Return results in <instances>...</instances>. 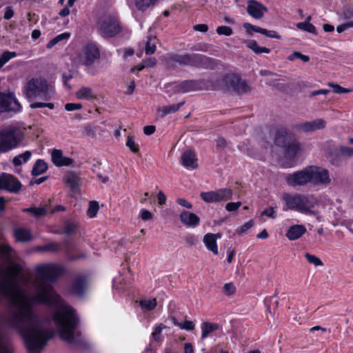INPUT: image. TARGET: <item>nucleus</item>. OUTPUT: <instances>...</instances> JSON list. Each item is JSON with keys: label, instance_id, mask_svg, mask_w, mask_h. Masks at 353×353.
Instances as JSON below:
<instances>
[{"label": "nucleus", "instance_id": "nucleus-1", "mask_svg": "<svg viewBox=\"0 0 353 353\" xmlns=\"http://www.w3.org/2000/svg\"><path fill=\"white\" fill-rule=\"evenodd\" d=\"M36 272L34 294L30 295L32 308L41 303L55 306L53 319L61 339L70 344L79 343L81 332L77 330L79 319L74 309L61 300L48 282L55 281L63 273V268L55 264H42L36 268Z\"/></svg>", "mask_w": 353, "mask_h": 353}, {"label": "nucleus", "instance_id": "nucleus-2", "mask_svg": "<svg viewBox=\"0 0 353 353\" xmlns=\"http://www.w3.org/2000/svg\"><path fill=\"white\" fill-rule=\"evenodd\" d=\"M53 86L43 77L28 78L23 86V94L30 103L32 109L48 108H54L53 103L48 102L54 94Z\"/></svg>", "mask_w": 353, "mask_h": 353}, {"label": "nucleus", "instance_id": "nucleus-3", "mask_svg": "<svg viewBox=\"0 0 353 353\" xmlns=\"http://www.w3.org/2000/svg\"><path fill=\"white\" fill-rule=\"evenodd\" d=\"M282 200L286 206L284 210H291L305 214H316V212L312 208L318 204L319 201L312 194L284 193Z\"/></svg>", "mask_w": 353, "mask_h": 353}, {"label": "nucleus", "instance_id": "nucleus-4", "mask_svg": "<svg viewBox=\"0 0 353 353\" xmlns=\"http://www.w3.org/2000/svg\"><path fill=\"white\" fill-rule=\"evenodd\" d=\"M24 134L17 125L0 128V153L8 152L17 148L23 141Z\"/></svg>", "mask_w": 353, "mask_h": 353}, {"label": "nucleus", "instance_id": "nucleus-5", "mask_svg": "<svg viewBox=\"0 0 353 353\" xmlns=\"http://www.w3.org/2000/svg\"><path fill=\"white\" fill-rule=\"evenodd\" d=\"M100 59L101 52L99 47L95 43H88L73 57L72 60L77 65L88 68L99 61Z\"/></svg>", "mask_w": 353, "mask_h": 353}, {"label": "nucleus", "instance_id": "nucleus-6", "mask_svg": "<svg viewBox=\"0 0 353 353\" xmlns=\"http://www.w3.org/2000/svg\"><path fill=\"white\" fill-rule=\"evenodd\" d=\"M210 62V59L200 54H173L168 58V65H172L177 63L182 65L205 67Z\"/></svg>", "mask_w": 353, "mask_h": 353}, {"label": "nucleus", "instance_id": "nucleus-7", "mask_svg": "<svg viewBox=\"0 0 353 353\" xmlns=\"http://www.w3.org/2000/svg\"><path fill=\"white\" fill-rule=\"evenodd\" d=\"M98 29L103 38L110 39L119 34L122 30V26L117 17L105 15L99 21Z\"/></svg>", "mask_w": 353, "mask_h": 353}, {"label": "nucleus", "instance_id": "nucleus-8", "mask_svg": "<svg viewBox=\"0 0 353 353\" xmlns=\"http://www.w3.org/2000/svg\"><path fill=\"white\" fill-rule=\"evenodd\" d=\"M233 192L230 188H221L214 191L203 192L201 198L206 203H218L232 199Z\"/></svg>", "mask_w": 353, "mask_h": 353}, {"label": "nucleus", "instance_id": "nucleus-9", "mask_svg": "<svg viewBox=\"0 0 353 353\" xmlns=\"http://www.w3.org/2000/svg\"><path fill=\"white\" fill-rule=\"evenodd\" d=\"M223 81L227 88H232L234 92L239 94L248 93L251 90L247 82L235 74H228L225 75Z\"/></svg>", "mask_w": 353, "mask_h": 353}, {"label": "nucleus", "instance_id": "nucleus-10", "mask_svg": "<svg viewBox=\"0 0 353 353\" xmlns=\"http://www.w3.org/2000/svg\"><path fill=\"white\" fill-rule=\"evenodd\" d=\"M310 183L314 185H327L331 183L329 171L322 167L310 165L309 166Z\"/></svg>", "mask_w": 353, "mask_h": 353}, {"label": "nucleus", "instance_id": "nucleus-11", "mask_svg": "<svg viewBox=\"0 0 353 353\" xmlns=\"http://www.w3.org/2000/svg\"><path fill=\"white\" fill-rule=\"evenodd\" d=\"M288 185L292 187L303 186L310 183L309 166L304 169L294 172L292 174H288L285 177Z\"/></svg>", "mask_w": 353, "mask_h": 353}, {"label": "nucleus", "instance_id": "nucleus-12", "mask_svg": "<svg viewBox=\"0 0 353 353\" xmlns=\"http://www.w3.org/2000/svg\"><path fill=\"white\" fill-rule=\"evenodd\" d=\"M21 106L12 93L0 92V113L18 112Z\"/></svg>", "mask_w": 353, "mask_h": 353}, {"label": "nucleus", "instance_id": "nucleus-13", "mask_svg": "<svg viewBox=\"0 0 353 353\" xmlns=\"http://www.w3.org/2000/svg\"><path fill=\"white\" fill-rule=\"evenodd\" d=\"M21 183L14 176L5 173L0 176V189L17 193L21 190Z\"/></svg>", "mask_w": 353, "mask_h": 353}, {"label": "nucleus", "instance_id": "nucleus-14", "mask_svg": "<svg viewBox=\"0 0 353 353\" xmlns=\"http://www.w3.org/2000/svg\"><path fill=\"white\" fill-rule=\"evenodd\" d=\"M326 121L323 119H317L296 125V128L304 132H311L325 128Z\"/></svg>", "mask_w": 353, "mask_h": 353}, {"label": "nucleus", "instance_id": "nucleus-15", "mask_svg": "<svg viewBox=\"0 0 353 353\" xmlns=\"http://www.w3.org/2000/svg\"><path fill=\"white\" fill-rule=\"evenodd\" d=\"M266 11L267 8L258 1L254 0L248 1L247 12L253 18L261 19Z\"/></svg>", "mask_w": 353, "mask_h": 353}, {"label": "nucleus", "instance_id": "nucleus-16", "mask_svg": "<svg viewBox=\"0 0 353 353\" xmlns=\"http://www.w3.org/2000/svg\"><path fill=\"white\" fill-rule=\"evenodd\" d=\"M294 135L285 128H278L275 132L274 143L277 146L283 148L284 146L290 141Z\"/></svg>", "mask_w": 353, "mask_h": 353}, {"label": "nucleus", "instance_id": "nucleus-17", "mask_svg": "<svg viewBox=\"0 0 353 353\" xmlns=\"http://www.w3.org/2000/svg\"><path fill=\"white\" fill-rule=\"evenodd\" d=\"M181 222L187 227L196 228L200 223V218L194 213L183 210L179 214Z\"/></svg>", "mask_w": 353, "mask_h": 353}, {"label": "nucleus", "instance_id": "nucleus-18", "mask_svg": "<svg viewBox=\"0 0 353 353\" xmlns=\"http://www.w3.org/2000/svg\"><path fill=\"white\" fill-rule=\"evenodd\" d=\"M51 160L57 167L69 166L72 164L73 159L64 157L61 150L54 149L51 154Z\"/></svg>", "mask_w": 353, "mask_h": 353}, {"label": "nucleus", "instance_id": "nucleus-19", "mask_svg": "<svg viewBox=\"0 0 353 353\" xmlns=\"http://www.w3.org/2000/svg\"><path fill=\"white\" fill-rule=\"evenodd\" d=\"M221 238V234L220 233H208L204 235L203 242L208 250L211 251L214 254L217 255L219 250L216 241Z\"/></svg>", "mask_w": 353, "mask_h": 353}, {"label": "nucleus", "instance_id": "nucleus-20", "mask_svg": "<svg viewBox=\"0 0 353 353\" xmlns=\"http://www.w3.org/2000/svg\"><path fill=\"white\" fill-rule=\"evenodd\" d=\"M181 164L188 170H194L198 167L195 152L191 150H185L181 157Z\"/></svg>", "mask_w": 353, "mask_h": 353}, {"label": "nucleus", "instance_id": "nucleus-21", "mask_svg": "<svg viewBox=\"0 0 353 353\" xmlns=\"http://www.w3.org/2000/svg\"><path fill=\"white\" fill-rule=\"evenodd\" d=\"M172 89L177 93H185L197 89V83L194 80H186L172 84Z\"/></svg>", "mask_w": 353, "mask_h": 353}, {"label": "nucleus", "instance_id": "nucleus-22", "mask_svg": "<svg viewBox=\"0 0 353 353\" xmlns=\"http://www.w3.org/2000/svg\"><path fill=\"white\" fill-rule=\"evenodd\" d=\"M306 232L305 225L296 224L290 226L285 235L289 240L294 241L301 238Z\"/></svg>", "mask_w": 353, "mask_h": 353}, {"label": "nucleus", "instance_id": "nucleus-23", "mask_svg": "<svg viewBox=\"0 0 353 353\" xmlns=\"http://www.w3.org/2000/svg\"><path fill=\"white\" fill-rule=\"evenodd\" d=\"M283 148L285 149L286 154L290 158L295 157L296 154L302 150L301 143L296 140L294 136L290 141L288 142Z\"/></svg>", "mask_w": 353, "mask_h": 353}, {"label": "nucleus", "instance_id": "nucleus-24", "mask_svg": "<svg viewBox=\"0 0 353 353\" xmlns=\"http://www.w3.org/2000/svg\"><path fill=\"white\" fill-rule=\"evenodd\" d=\"M86 288V280L83 276L77 277L70 286V292L77 296L83 295Z\"/></svg>", "mask_w": 353, "mask_h": 353}, {"label": "nucleus", "instance_id": "nucleus-25", "mask_svg": "<svg viewBox=\"0 0 353 353\" xmlns=\"http://www.w3.org/2000/svg\"><path fill=\"white\" fill-rule=\"evenodd\" d=\"M0 254L8 263H10L16 258L15 251L6 243L0 244Z\"/></svg>", "mask_w": 353, "mask_h": 353}, {"label": "nucleus", "instance_id": "nucleus-26", "mask_svg": "<svg viewBox=\"0 0 353 353\" xmlns=\"http://www.w3.org/2000/svg\"><path fill=\"white\" fill-rule=\"evenodd\" d=\"M65 183L70 187L72 192L79 188V178L75 172H70L63 177Z\"/></svg>", "mask_w": 353, "mask_h": 353}, {"label": "nucleus", "instance_id": "nucleus-27", "mask_svg": "<svg viewBox=\"0 0 353 353\" xmlns=\"http://www.w3.org/2000/svg\"><path fill=\"white\" fill-rule=\"evenodd\" d=\"M76 97L79 99L90 101L96 99L93 90L90 87L83 86L76 92Z\"/></svg>", "mask_w": 353, "mask_h": 353}, {"label": "nucleus", "instance_id": "nucleus-28", "mask_svg": "<svg viewBox=\"0 0 353 353\" xmlns=\"http://www.w3.org/2000/svg\"><path fill=\"white\" fill-rule=\"evenodd\" d=\"M183 104L184 102H181L176 104L163 106L158 109V113L161 117H164L168 114L176 112Z\"/></svg>", "mask_w": 353, "mask_h": 353}, {"label": "nucleus", "instance_id": "nucleus-29", "mask_svg": "<svg viewBox=\"0 0 353 353\" xmlns=\"http://www.w3.org/2000/svg\"><path fill=\"white\" fill-rule=\"evenodd\" d=\"M48 170L47 163L42 159H38L34 163L32 170V174L33 176L40 175L44 173Z\"/></svg>", "mask_w": 353, "mask_h": 353}, {"label": "nucleus", "instance_id": "nucleus-30", "mask_svg": "<svg viewBox=\"0 0 353 353\" xmlns=\"http://www.w3.org/2000/svg\"><path fill=\"white\" fill-rule=\"evenodd\" d=\"M14 237L18 241H28L31 239L30 232L26 228H17L14 230Z\"/></svg>", "mask_w": 353, "mask_h": 353}, {"label": "nucleus", "instance_id": "nucleus-31", "mask_svg": "<svg viewBox=\"0 0 353 353\" xmlns=\"http://www.w3.org/2000/svg\"><path fill=\"white\" fill-rule=\"evenodd\" d=\"M219 329V325L216 323H212L209 322H204L202 324L201 330H202V334H201V339H204L212 333L214 331H216Z\"/></svg>", "mask_w": 353, "mask_h": 353}, {"label": "nucleus", "instance_id": "nucleus-32", "mask_svg": "<svg viewBox=\"0 0 353 353\" xmlns=\"http://www.w3.org/2000/svg\"><path fill=\"white\" fill-rule=\"evenodd\" d=\"M157 38L154 36H149L147 39L145 52L146 54H152L156 51Z\"/></svg>", "mask_w": 353, "mask_h": 353}, {"label": "nucleus", "instance_id": "nucleus-33", "mask_svg": "<svg viewBox=\"0 0 353 353\" xmlns=\"http://www.w3.org/2000/svg\"><path fill=\"white\" fill-rule=\"evenodd\" d=\"M23 212H28L35 217H40L45 216L47 214L48 210L45 207H31L29 208H24Z\"/></svg>", "mask_w": 353, "mask_h": 353}, {"label": "nucleus", "instance_id": "nucleus-34", "mask_svg": "<svg viewBox=\"0 0 353 353\" xmlns=\"http://www.w3.org/2000/svg\"><path fill=\"white\" fill-rule=\"evenodd\" d=\"M78 225L76 222L72 220H67L63 226V233L67 235H72L77 232Z\"/></svg>", "mask_w": 353, "mask_h": 353}, {"label": "nucleus", "instance_id": "nucleus-35", "mask_svg": "<svg viewBox=\"0 0 353 353\" xmlns=\"http://www.w3.org/2000/svg\"><path fill=\"white\" fill-rule=\"evenodd\" d=\"M32 153L30 151H26L23 154L16 156L13 159L12 163L16 166L21 165L23 163L27 162L30 159Z\"/></svg>", "mask_w": 353, "mask_h": 353}, {"label": "nucleus", "instance_id": "nucleus-36", "mask_svg": "<svg viewBox=\"0 0 353 353\" xmlns=\"http://www.w3.org/2000/svg\"><path fill=\"white\" fill-rule=\"evenodd\" d=\"M248 47L256 54H268L270 52V50L269 48L259 46L256 41L253 40L248 42Z\"/></svg>", "mask_w": 353, "mask_h": 353}, {"label": "nucleus", "instance_id": "nucleus-37", "mask_svg": "<svg viewBox=\"0 0 353 353\" xmlns=\"http://www.w3.org/2000/svg\"><path fill=\"white\" fill-rule=\"evenodd\" d=\"M296 26L299 30H304L314 34H317L315 26L307 21L298 23Z\"/></svg>", "mask_w": 353, "mask_h": 353}, {"label": "nucleus", "instance_id": "nucleus-38", "mask_svg": "<svg viewBox=\"0 0 353 353\" xmlns=\"http://www.w3.org/2000/svg\"><path fill=\"white\" fill-rule=\"evenodd\" d=\"M157 304L156 299H142L139 301V305L141 308L148 311L154 309Z\"/></svg>", "mask_w": 353, "mask_h": 353}, {"label": "nucleus", "instance_id": "nucleus-39", "mask_svg": "<svg viewBox=\"0 0 353 353\" xmlns=\"http://www.w3.org/2000/svg\"><path fill=\"white\" fill-rule=\"evenodd\" d=\"M157 0H136L135 6L138 10L144 11L150 6H153Z\"/></svg>", "mask_w": 353, "mask_h": 353}, {"label": "nucleus", "instance_id": "nucleus-40", "mask_svg": "<svg viewBox=\"0 0 353 353\" xmlns=\"http://www.w3.org/2000/svg\"><path fill=\"white\" fill-rule=\"evenodd\" d=\"M305 257L310 263L313 264L315 266H322L323 265L321 259L315 255L310 253H305Z\"/></svg>", "mask_w": 353, "mask_h": 353}, {"label": "nucleus", "instance_id": "nucleus-41", "mask_svg": "<svg viewBox=\"0 0 353 353\" xmlns=\"http://www.w3.org/2000/svg\"><path fill=\"white\" fill-rule=\"evenodd\" d=\"M165 327V326L163 324L161 323L154 328V330L152 332V336L155 341L159 342L162 341L161 332Z\"/></svg>", "mask_w": 353, "mask_h": 353}, {"label": "nucleus", "instance_id": "nucleus-42", "mask_svg": "<svg viewBox=\"0 0 353 353\" xmlns=\"http://www.w3.org/2000/svg\"><path fill=\"white\" fill-rule=\"evenodd\" d=\"M99 209V203L97 201H90L89 204V208L88 210V215L90 217H94L97 215Z\"/></svg>", "mask_w": 353, "mask_h": 353}, {"label": "nucleus", "instance_id": "nucleus-43", "mask_svg": "<svg viewBox=\"0 0 353 353\" xmlns=\"http://www.w3.org/2000/svg\"><path fill=\"white\" fill-rule=\"evenodd\" d=\"M253 225H254L253 221H249L246 222L245 223H244L241 227L238 228L236 230L235 233L239 236H241V235L245 234L248 232V230H250Z\"/></svg>", "mask_w": 353, "mask_h": 353}, {"label": "nucleus", "instance_id": "nucleus-44", "mask_svg": "<svg viewBox=\"0 0 353 353\" xmlns=\"http://www.w3.org/2000/svg\"><path fill=\"white\" fill-rule=\"evenodd\" d=\"M328 86L332 88L333 91L337 94L349 93L352 91V90L350 88H345L341 87L339 84L334 83H329Z\"/></svg>", "mask_w": 353, "mask_h": 353}, {"label": "nucleus", "instance_id": "nucleus-45", "mask_svg": "<svg viewBox=\"0 0 353 353\" xmlns=\"http://www.w3.org/2000/svg\"><path fill=\"white\" fill-rule=\"evenodd\" d=\"M295 59H299L303 62H308L310 61L309 56L303 54L299 52H294L288 57V59L290 61H293Z\"/></svg>", "mask_w": 353, "mask_h": 353}, {"label": "nucleus", "instance_id": "nucleus-46", "mask_svg": "<svg viewBox=\"0 0 353 353\" xmlns=\"http://www.w3.org/2000/svg\"><path fill=\"white\" fill-rule=\"evenodd\" d=\"M60 245L57 243H52L48 245L40 246L37 248L39 251L57 252L59 250Z\"/></svg>", "mask_w": 353, "mask_h": 353}, {"label": "nucleus", "instance_id": "nucleus-47", "mask_svg": "<svg viewBox=\"0 0 353 353\" xmlns=\"http://www.w3.org/2000/svg\"><path fill=\"white\" fill-rule=\"evenodd\" d=\"M216 32L219 35L230 36L233 31L230 27L222 26L216 28Z\"/></svg>", "mask_w": 353, "mask_h": 353}, {"label": "nucleus", "instance_id": "nucleus-48", "mask_svg": "<svg viewBox=\"0 0 353 353\" xmlns=\"http://www.w3.org/2000/svg\"><path fill=\"white\" fill-rule=\"evenodd\" d=\"M223 292L225 294L230 296L236 292V288L232 283H228L223 285Z\"/></svg>", "mask_w": 353, "mask_h": 353}, {"label": "nucleus", "instance_id": "nucleus-49", "mask_svg": "<svg viewBox=\"0 0 353 353\" xmlns=\"http://www.w3.org/2000/svg\"><path fill=\"white\" fill-rule=\"evenodd\" d=\"M126 145L130 148V150L132 152H137L139 151V146L136 144L134 138L132 137L128 136Z\"/></svg>", "mask_w": 353, "mask_h": 353}, {"label": "nucleus", "instance_id": "nucleus-50", "mask_svg": "<svg viewBox=\"0 0 353 353\" xmlns=\"http://www.w3.org/2000/svg\"><path fill=\"white\" fill-rule=\"evenodd\" d=\"M17 55V52H15L5 51L1 54L0 57H1L3 63L6 64L11 59L16 57Z\"/></svg>", "mask_w": 353, "mask_h": 353}, {"label": "nucleus", "instance_id": "nucleus-51", "mask_svg": "<svg viewBox=\"0 0 353 353\" xmlns=\"http://www.w3.org/2000/svg\"><path fill=\"white\" fill-rule=\"evenodd\" d=\"M241 204L240 201L228 203L225 205V210L228 212H235L241 206Z\"/></svg>", "mask_w": 353, "mask_h": 353}, {"label": "nucleus", "instance_id": "nucleus-52", "mask_svg": "<svg viewBox=\"0 0 353 353\" xmlns=\"http://www.w3.org/2000/svg\"><path fill=\"white\" fill-rule=\"evenodd\" d=\"M209 48V45L204 43H197L194 45L190 50L192 51H203L206 52Z\"/></svg>", "mask_w": 353, "mask_h": 353}, {"label": "nucleus", "instance_id": "nucleus-53", "mask_svg": "<svg viewBox=\"0 0 353 353\" xmlns=\"http://www.w3.org/2000/svg\"><path fill=\"white\" fill-rule=\"evenodd\" d=\"M340 153L345 157L353 156V148L347 146H341L339 148Z\"/></svg>", "mask_w": 353, "mask_h": 353}, {"label": "nucleus", "instance_id": "nucleus-54", "mask_svg": "<svg viewBox=\"0 0 353 353\" xmlns=\"http://www.w3.org/2000/svg\"><path fill=\"white\" fill-rule=\"evenodd\" d=\"M140 216L143 221H147L152 219L153 214L149 210H145V209H142V210H141Z\"/></svg>", "mask_w": 353, "mask_h": 353}, {"label": "nucleus", "instance_id": "nucleus-55", "mask_svg": "<svg viewBox=\"0 0 353 353\" xmlns=\"http://www.w3.org/2000/svg\"><path fill=\"white\" fill-rule=\"evenodd\" d=\"M82 108V105L79 103H68L65 105V109L67 111H74L80 110Z\"/></svg>", "mask_w": 353, "mask_h": 353}, {"label": "nucleus", "instance_id": "nucleus-56", "mask_svg": "<svg viewBox=\"0 0 353 353\" xmlns=\"http://www.w3.org/2000/svg\"><path fill=\"white\" fill-rule=\"evenodd\" d=\"M194 324L191 321H185L181 325V329L185 330L188 331H191L194 329Z\"/></svg>", "mask_w": 353, "mask_h": 353}, {"label": "nucleus", "instance_id": "nucleus-57", "mask_svg": "<svg viewBox=\"0 0 353 353\" xmlns=\"http://www.w3.org/2000/svg\"><path fill=\"white\" fill-rule=\"evenodd\" d=\"M176 203L183 207V208H185L187 209H192V205L188 201H187L186 199H183V198H179L176 199Z\"/></svg>", "mask_w": 353, "mask_h": 353}, {"label": "nucleus", "instance_id": "nucleus-58", "mask_svg": "<svg viewBox=\"0 0 353 353\" xmlns=\"http://www.w3.org/2000/svg\"><path fill=\"white\" fill-rule=\"evenodd\" d=\"M243 26L246 30L251 29L252 31H254L256 32H259L261 34H262L263 29H264L261 27L253 26L248 23H244Z\"/></svg>", "mask_w": 353, "mask_h": 353}, {"label": "nucleus", "instance_id": "nucleus-59", "mask_svg": "<svg viewBox=\"0 0 353 353\" xmlns=\"http://www.w3.org/2000/svg\"><path fill=\"white\" fill-rule=\"evenodd\" d=\"M261 216H266L268 217L274 219L275 218V211L274 210L273 208L270 207V208L264 210L262 212Z\"/></svg>", "mask_w": 353, "mask_h": 353}, {"label": "nucleus", "instance_id": "nucleus-60", "mask_svg": "<svg viewBox=\"0 0 353 353\" xmlns=\"http://www.w3.org/2000/svg\"><path fill=\"white\" fill-rule=\"evenodd\" d=\"M185 241L186 244H188V245L193 246L198 241V239L194 235H189L185 237Z\"/></svg>", "mask_w": 353, "mask_h": 353}, {"label": "nucleus", "instance_id": "nucleus-61", "mask_svg": "<svg viewBox=\"0 0 353 353\" xmlns=\"http://www.w3.org/2000/svg\"><path fill=\"white\" fill-rule=\"evenodd\" d=\"M14 10L12 7L8 6L6 8L3 18L6 20L10 19L14 16Z\"/></svg>", "mask_w": 353, "mask_h": 353}, {"label": "nucleus", "instance_id": "nucleus-62", "mask_svg": "<svg viewBox=\"0 0 353 353\" xmlns=\"http://www.w3.org/2000/svg\"><path fill=\"white\" fill-rule=\"evenodd\" d=\"M262 34L270 38L281 39V37L278 35L275 31H270L266 29H263Z\"/></svg>", "mask_w": 353, "mask_h": 353}, {"label": "nucleus", "instance_id": "nucleus-63", "mask_svg": "<svg viewBox=\"0 0 353 353\" xmlns=\"http://www.w3.org/2000/svg\"><path fill=\"white\" fill-rule=\"evenodd\" d=\"M216 148L220 150L224 149L227 145V142L225 139L219 137L216 139Z\"/></svg>", "mask_w": 353, "mask_h": 353}, {"label": "nucleus", "instance_id": "nucleus-64", "mask_svg": "<svg viewBox=\"0 0 353 353\" xmlns=\"http://www.w3.org/2000/svg\"><path fill=\"white\" fill-rule=\"evenodd\" d=\"M194 29L201 32H206L208 30V26L206 24H197L194 26Z\"/></svg>", "mask_w": 353, "mask_h": 353}]
</instances>
